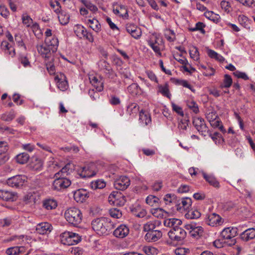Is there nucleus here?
<instances>
[{
    "label": "nucleus",
    "instance_id": "obj_24",
    "mask_svg": "<svg viewBox=\"0 0 255 255\" xmlns=\"http://www.w3.org/2000/svg\"><path fill=\"white\" fill-rule=\"evenodd\" d=\"M139 123L142 126H147L151 123V118L147 113L142 110L139 112Z\"/></svg>",
    "mask_w": 255,
    "mask_h": 255
},
{
    "label": "nucleus",
    "instance_id": "obj_16",
    "mask_svg": "<svg viewBox=\"0 0 255 255\" xmlns=\"http://www.w3.org/2000/svg\"><path fill=\"white\" fill-rule=\"evenodd\" d=\"M169 237L172 239H184L185 238L186 232L181 228L177 227L174 230L170 231L169 232Z\"/></svg>",
    "mask_w": 255,
    "mask_h": 255
},
{
    "label": "nucleus",
    "instance_id": "obj_10",
    "mask_svg": "<svg viewBox=\"0 0 255 255\" xmlns=\"http://www.w3.org/2000/svg\"><path fill=\"white\" fill-rule=\"evenodd\" d=\"M130 185V180L126 176H121L117 179L114 183V186L116 189L124 190Z\"/></svg>",
    "mask_w": 255,
    "mask_h": 255
},
{
    "label": "nucleus",
    "instance_id": "obj_53",
    "mask_svg": "<svg viewBox=\"0 0 255 255\" xmlns=\"http://www.w3.org/2000/svg\"><path fill=\"white\" fill-rule=\"evenodd\" d=\"M155 228V223L154 222H148L144 225V231L145 232L153 231Z\"/></svg>",
    "mask_w": 255,
    "mask_h": 255
},
{
    "label": "nucleus",
    "instance_id": "obj_40",
    "mask_svg": "<svg viewBox=\"0 0 255 255\" xmlns=\"http://www.w3.org/2000/svg\"><path fill=\"white\" fill-rule=\"evenodd\" d=\"M189 54L190 57L195 61H198L200 59L199 52L197 48L195 46H192L190 48Z\"/></svg>",
    "mask_w": 255,
    "mask_h": 255
},
{
    "label": "nucleus",
    "instance_id": "obj_56",
    "mask_svg": "<svg viewBox=\"0 0 255 255\" xmlns=\"http://www.w3.org/2000/svg\"><path fill=\"white\" fill-rule=\"evenodd\" d=\"M22 23L26 25V26L29 27L33 23L32 19L28 15H22Z\"/></svg>",
    "mask_w": 255,
    "mask_h": 255
},
{
    "label": "nucleus",
    "instance_id": "obj_41",
    "mask_svg": "<svg viewBox=\"0 0 255 255\" xmlns=\"http://www.w3.org/2000/svg\"><path fill=\"white\" fill-rule=\"evenodd\" d=\"M165 38L169 42H173L175 40V33L173 30L166 29L164 34Z\"/></svg>",
    "mask_w": 255,
    "mask_h": 255
},
{
    "label": "nucleus",
    "instance_id": "obj_55",
    "mask_svg": "<svg viewBox=\"0 0 255 255\" xmlns=\"http://www.w3.org/2000/svg\"><path fill=\"white\" fill-rule=\"evenodd\" d=\"M46 69L50 75L55 74L56 70L53 62L50 61L46 64Z\"/></svg>",
    "mask_w": 255,
    "mask_h": 255
},
{
    "label": "nucleus",
    "instance_id": "obj_19",
    "mask_svg": "<svg viewBox=\"0 0 255 255\" xmlns=\"http://www.w3.org/2000/svg\"><path fill=\"white\" fill-rule=\"evenodd\" d=\"M51 225L47 222L41 223L37 225L36 230L37 233L41 235L47 234L51 232Z\"/></svg>",
    "mask_w": 255,
    "mask_h": 255
},
{
    "label": "nucleus",
    "instance_id": "obj_33",
    "mask_svg": "<svg viewBox=\"0 0 255 255\" xmlns=\"http://www.w3.org/2000/svg\"><path fill=\"white\" fill-rule=\"evenodd\" d=\"M29 155L26 152L20 153L15 157L17 162L21 164L26 163L29 160Z\"/></svg>",
    "mask_w": 255,
    "mask_h": 255
},
{
    "label": "nucleus",
    "instance_id": "obj_46",
    "mask_svg": "<svg viewBox=\"0 0 255 255\" xmlns=\"http://www.w3.org/2000/svg\"><path fill=\"white\" fill-rule=\"evenodd\" d=\"M50 5L51 7V8L54 10V11L56 13H59L60 12L61 10V5L60 3L57 1L54 0L53 1L52 0H51L50 1Z\"/></svg>",
    "mask_w": 255,
    "mask_h": 255
},
{
    "label": "nucleus",
    "instance_id": "obj_25",
    "mask_svg": "<svg viewBox=\"0 0 255 255\" xmlns=\"http://www.w3.org/2000/svg\"><path fill=\"white\" fill-rule=\"evenodd\" d=\"M163 223L166 227H173V230H174L175 228L178 227V226L181 224L182 221L179 219L175 218H166Z\"/></svg>",
    "mask_w": 255,
    "mask_h": 255
},
{
    "label": "nucleus",
    "instance_id": "obj_57",
    "mask_svg": "<svg viewBox=\"0 0 255 255\" xmlns=\"http://www.w3.org/2000/svg\"><path fill=\"white\" fill-rule=\"evenodd\" d=\"M172 108L173 111L175 112L176 113H177L178 115L183 116L184 113L182 110V109L180 106L176 105L175 104L172 103L171 104Z\"/></svg>",
    "mask_w": 255,
    "mask_h": 255
},
{
    "label": "nucleus",
    "instance_id": "obj_62",
    "mask_svg": "<svg viewBox=\"0 0 255 255\" xmlns=\"http://www.w3.org/2000/svg\"><path fill=\"white\" fill-rule=\"evenodd\" d=\"M148 44L152 49V50L156 53L161 54L159 48V45L154 44L153 42H148Z\"/></svg>",
    "mask_w": 255,
    "mask_h": 255
},
{
    "label": "nucleus",
    "instance_id": "obj_45",
    "mask_svg": "<svg viewBox=\"0 0 255 255\" xmlns=\"http://www.w3.org/2000/svg\"><path fill=\"white\" fill-rule=\"evenodd\" d=\"M232 84V79L231 77L227 74L224 76L223 83L221 85L222 88H229Z\"/></svg>",
    "mask_w": 255,
    "mask_h": 255
},
{
    "label": "nucleus",
    "instance_id": "obj_54",
    "mask_svg": "<svg viewBox=\"0 0 255 255\" xmlns=\"http://www.w3.org/2000/svg\"><path fill=\"white\" fill-rule=\"evenodd\" d=\"M20 253V248L17 247L7 249L6 253L8 255H16Z\"/></svg>",
    "mask_w": 255,
    "mask_h": 255
},
{
    "label": "nucleus",
    "instance_id": "obj_47",
    "mask_svg": "<svg viewBox=\"0 0 255 255\" xmlns=\"http://www.w3.org/2000/svg\"><path fill=\"white\" fill-rule=\"evenodd\" d=\"M213 246L218 249L224 247L226 246H231V244H228L225 240H214L213 243Z\"/></svg>",
    "mask_w": 255,
    "mask_h": 255
},
{
    "label": "nucleus",
    "instance_id": "obj_6",
    "mask_svg": "<svg viewBox=\"0 0 255 255\" xmlns=\"http://www.w3.org/2000/svg\"><path fill=\"white\" fill-rule=\"evenodd\" d=\"M125 197L121 192L113 191L108 198L109 202L111 205L123 206L125 202Z\"/></svg>",
    "mask_w": 255,
    "mask_h": 255
},
{
    "label": "nucleus",
    "instance_id": "obj_17",
    "mask_svg": "<svg viewBox=\"0 0 255 255\" xmlns=\"http://www.w3.org/2000/svg\"><path fill=\"white\" fill-rule=\"evenodd\" d=\"M129 234V229L125 225H121L114 232V236L117 238H124Z\"/></svg>",
    "mask_w": 255,
    "mask_h": 255
},
{
    "label": "nucleus",
    "instance_id": "obj_11",
    "mask_svg": "<svg viewBox=\"0 0 255 255\" xmlns=\"http://www.w3.org/2000/svg\"><path fill=\"white\" fill-rule=\"evenodd\" d=\"M89 80L91 84L96 88L98 92H101L104 89V79L101 76L94 75H90Z\"/></svg>",
    "mask_w": 255,
    "mask_h": 255
},
{
    "label": "nucleus",
    "instance_id": "obj_12",
    "mask_svg": "<svg viewBox=\"0 0 255 255\" xmlns=\"http://www.w3.org/2000/svg\"><path fill=\"white\" fill-rule=\"evenodd\" d=\"M55 81L57 83L58 88L62 91L66 90L68 87V84L65 75L61 73L55 77Z\"/></svg>",
    "mask_w": 255,
    "mask_h": 255
},
{
    "label": "nucleus",
    "instance_id": "obj_3",
    "mask_svg": "<svg viewBox=\"0 0 255 255\" xmlns=\"http://www.w3.org/2000/svg\"><path fill=\"white\" fill-rule=\"evenodd\" d=\"M60 173L57 172L54 175L55 179L53 182L52 189L54 190L60 191L68 187L71 185V181L65 177L60 176Z\"/></svg>",
    "mask_w": 255,
    "mask_h": 255
},
{
    "label": "nucleus",
    "instance_id": "obj_37",
    "mask_svg": "<svg viewBox=\"0 0 255 255\" xmlns=\"http://www.w3.org/2000/svg\"><path fill=\"white\" fill-rule=\"evenodd\" d=\"M185 216L187 219H195L199 218L201 216V213L197 210H191L188 211L185 214Z\"/></svg>",
    "mask_w": 255,
    "mask_h": 255
},
{
    "label": "nucleus",
    "instance_id": "obj_13",
    "mask_svg": "<svg viewBox=\"0 0 255 255\" xmlns=\"http://www.w3.org/2000/svg\"><path fill=\"white\" fill-rule=\"evenodd\" d=\"M192 205V200L190 198H182L181 201H178L176 204V209L182 212L188 210Z\"/></svg>",
    "mask_w": 255,
    "mask_h": 255
},
{
    "label": "nucleus",
    "instance_id": "obj_26",
    "mask_svg": "<svg viewBox=\"0 0 255 255\" xmlns=\"http://www.w3.org/2000/svg\"><path fill=\"white\" fill-rule=\"evenodd\" d=\"M202 175L204 178L210 184V185L217 188H219L220 187L219 182L217 180L215 177L212 175H207L203 172H202Z\"/></svg>",
    "mask_w": 255,
    "mask_h": 255
},
{
    "label": "nucleus",
    "instance_id": "obj_64",
    "mask_svg": "<svg viewBox=\"0 0 255 255\" xmlns=\"http://www.w3.org/2000/svg\"><path fill=\"white\" fill-rule=\"evenodd\" d=\"M234 74L235 76L239 78H242L245 80L249 79V77L245 73L237 71L234 73Z\"/></svg>",
    "mask_w": 255,
    "mask_h": 255
},
{
    "label": "nucleus",
    "instance_id": "obj_31",
    "mask_svg": "<svg viewBox=\"0 0 255 255\" xmlns=\"http://www.w3.org/2000/svg\"><path fill=\"white\" fill-rule=\"evenodd\" d=\"M159 199L156 196L150 195L146 198V203L152 207H157L159 205Z\"/></svg>",
    "mask_w": 255,
    "mask_h": 255
},
{
    "label": "nucleus",
    "instance_id": "obj_27",
    "mask_svg": "<svg viewBox=\"0 0 255 255\" xmlns=\"http://www.w3.org/2000/svg\"><path fill=\"white\" fill-rule=\"evenodd\" d=\"M241 239H254L255 238V229L249 228L243 232L241 235Z\"/></svg>",
    "mask_w": 255,
    "mask_h": 255
},
{
    "label": "nucleus",
    "instance_id": "obj_28",
    "mask_svg": "<svg viewBox=\"0 0 255 255\" xmlns=\"http://www.w3.org/2000/svg\"><path fill=\"white\" fill-rule=\"evenodd\" d=\"M113 12L123 18H127L128 16L127 9L124 5H120L119 7L114 8Z\"/></svg>",
    "mask_w": 255,
    "mask_h": 255
},
{
    "label": "nucleus",
    "instance_id": "obj_60",
    "mask_svg": "<svg viewBox=\"0 0 255 255\" xmlns=\"http://www.w3.org/2000/svg\"><path fill=\"white\" fill-rule=\"evenodd\" d=\"M177 82L179 85H182V86H183L184 87L189 89L192 92L195 91V90L194 89H193L192 86L191 85H190L186 80H177Z\"/></svg>",
    "mask_w": 255,
    "mask_h": 255
},
{
    "label": "nucleus",
    "instance_id": "obj_22",
    "mask_svg": "<svg viewBox=\"0 0 255 255\" xmlns=\"http://www.w3.org/2000/svg\"><path fill=\"white\" fill-rule=\"evenodd\" d=\"M98 65L100 68L105 70V73L109 75V77L113 78V71L110 67L109 63H108L106 60L102 59L100 60Z\"/></svg>",
    "mask_w": 255,
    "mask_h": 255
},
{
    "label": "nucleus",
    "instance_id": "obj_44",
    "mask_svg": "<svg viewBox=\"0 0 255 255\" xmlns=\"http://www.w3.org/2000/svg\"><path fill=\"white\" fill-rule=\"evenodd\" d=\"M109 213L111 217L119 219L122 216V211L118 208H113L109 210Z\"/></svg>",
    "mask_w": 255,
    "mask_h": 255
},
{
    "label": "nucleus",
    "instance_id": "obj_50",
    "mask_svg": "<svg viewBox=\"0 0 255 255\" xmlns=\"http://www.w3.org/2000/svg\"><path fill=\"white\" fill-rule=\"evenodd\" d=\"M70 164H67L64 167H63L60 171L58 172L60 173V176L62 177H65V174L67 175L70 173V171H71Z\"/></svg>",
    "mask_w": 255,
    "mask_h": 255
},
{
    "label": "nucleus",
    "instance_id": "obj_34",
    "mask_svg": "<svg viewBox=\"0 0 255 255\" xmlns=\"http://www.w3.org/2000/svg\"><path fill=\"white\" fill-rule=\"evenodd\" d=\"M88 23L90 24V27L96 32H98L101 30V25L96 19H88Z\"/></svg>",
    "mask_w": 255,
    "mask_h": 255
},
{
    "label": "nucleus",
    "instance_id": "obj_51",
    "mask_svg": "<svg viewBox=\"0 0 255 255\" xmlns=\"http://www.w3.org/2000/svg\"><path fill=\"white\" fill-rule=\"evenodd\" d=\"M220 5L222 9H223L227 13L231 11V7L229 2L226 0H222L220 3Z\"/></svg>",
    "mask_w": 255,
    "mask_h": 255
},
{
    "label": "nucleus",
    "instance_id": "obj_58",
    "mask_svg": "<svg viewBox=\"0 0 255 255\" xmlns=\"http://www.w3.org/2000/svg\"><path fill=\"white\" fill-rule=\"evenodd\" d=\"M174 252L176 255H185L189 252V250L183 248H178L175 250Z\"/></svg>",
    "mask_w": 255,
    "mask_h": 255
},
{
    "label": "nucleus",
    "instance_id": "obj_9",
    "mask_svg": "<svg viewBox=\"0 0 255 255\" xmlns=\"http://www.w3.org/2000/svg\"><path fill=\"white\" fill-rule=\"evenodd\" d=\"M193 124L196 129L202 135H206V132H209V130L208 129L204 120L201 118H194L193 120Z\"/></svg>",
    "mask_w": 255,
    "mask_h": 255
},
{
    "label": "nucleus",
    "instance_id": "obj_2",
    "mask_svg": "<svg viewBox=\"0 0 255 255\" xmlns=\"http://www.w3.org/2000/svg\"><path fill=\"white\" fill-rule=\"evenodd\" d=\"M65 218L70 224L74 226H77L82 222V214L80 210L72 207L65 211Z\"/></svg>",
    "mask_w": 255,
    "mask_h": 255
},
{
    "label": "nucleus",
    "instance_id": "obj_63",
    "mask_svg": "<svg viewBox=\"0 0 255 255\" xmlns=\"http://www.w3.org/2000/svg\"><path fill=\"white\" fill-rule=\"evenodd\" d=\"M8 150L7 143L5 141H0V154H2Z\"/></svg>",
    "mask_w": 255,
    "mask_h": 255
},
{
    "label": "nucleus",
    "instance_id": "obj_43",
    "mask_svg": "<svg viewBox=\"0 0 255 255\" xmlns=\"http://www.w3.org/2000/svg\"><path fill=\"white\" fill-rule=\"evenodd\" d=\"M75 32L78 36L82 38H85L86 34H87L88 31L83 26L78 25Z\"/></svg>",
    "mask_w": 255,
    "mask_h": 255
},
{
    "label": "nucleus",
    "instance_id": "obj_1",
    "mask_svg": "<svg viewBox=\"0 0 255 255\" xmlns=\"http://www.w3.org/2000/svg\"><path fill=\"white\" fill-rule=\"evenodd\" d=\"M59 41L57 38H45V43L41 45H38L37 49L38 52L42 57L49 58L53 53L55 52L58 46Z\"/></svg>",
    "mask_w": 255,
    "mask_h": 255
},
{
    "label": "nucleus",
    "instance_id": "obj_48",
    "mask_svg": "<svg viewBox=\"0 0 255 255\" xmlns=\"http://www.w3.org/2000/svg\"><path fill=\"white\" fill-rule=\"evenodd\" d=\"M187 105L195 114H197L199 112L198 107L195 102L189 101L187 102Z\"/></svg>",
    "mask_w": 255,
    "mask_h": 255
},
{
    "label": "nucleus",
    "instance_id": "obj_38",
    "mask_svg": "<svg viewBox=\"0 0 255 255\" xmlns=\"http://www.w3.org/2000/svg\"><path fill=\"white\" fill-rule=\"evenodd\" d=\"M90 186L93 189H102L106 186V183L103 180H97L91 182Z\"/></svg>",
    "mask_w": 255,
    "mask_h": 255
},
{
    "label": "nucleus",
    "instance_id": "obj_35",
    "mask_svg": "<svg viewBox=\"0 0 255 255\" xmlns=\"http://www.w3.org/2000/svg\"><path fill=\"white\" fill-rule=\"evenodd\" d=\"M128 92L132 95H137L141 92V89L136 83H132L128 88Z\"/></svg>",
    "mask_w": 255,
    "mask_h": 255
},
{
    "label": "nucleus",
    "instance_id": "obj_42",
    "mask_svg": "<svg viewBox=\"0 0 255 255\" xmlns=\"http://www.w3.org/2000/svg\"><path fill=\"white\" fill-rule=\"evenodd\" d=\"M15 117L14 111L11 110L7 114H4L1 116V119L6 122L11 121Z\"/></svg>",
    "mask_w": 255,
    "mask_h": 255
},
{
    "label": "nucleus",
    "instance_id": "obj_32",
    "mask_svg": "<svg viewBox=\"0 0 255 255\" xmlns=\"http://www.w3.org/2000/svg\"><path fill=\"white\" fill-rule=\"evenodd\" d=\"M139 112V106L136 103H131L127 108L128 113L132 117H134Z\"/></svg>",
    "mask_w": 255,
    "mask_h": 255
},
{
    "label": "nucleus",
    "instance_id": "obj_29",
    "mask_svg": "<svg viewBox=\"0 0 255 255\" xmlns=\"http://www.w3.org/2000/svg\"><path fill=\"white\" fill-rule=\"evenodd\" d=\"M43 206L47 210H52L56 208L57 203L54 199H48L43 201Z\"/></svg>",
    "mask_w": 255,
    "mask_h": 255
},
{
    "label": "nucleus",
    "instance_id": "obj_39",
    "mask_svg": "<svg viewBox=\"0 0 255 255\" xmlns=\"http://www.w3.org/2000/svg\"><path fill=\"white\" fill-rule=\"evenodd\" d=\"M166 204H175L177 203V197L174 194H167L163 198Z\"/></svg>",
    "mask_w": 255,
    "mask_h": 255
},
{
    "label": "nucleus",
    "instance_id": "obj_4",
    "mask_svg": "<svg viewBox=\"0 0 255 255\" xmlns=\"http://www.w3.org/2000/svg\"><path fill=\"white\" fill-rule=\"evenodd\" d=\"M107 224V219L105 218H97L94 220L91 223L93 229L98 235L100 236L106 234L107 229L106 226Z\"/></svg>",
    "mask_w": 255,
    "mask_h": 255
},
{
    "label": "nucleus",
    "instance_id": "obj_7",
    "mask_svg": "<svg viewBox=\"0 0 255 255\" xmlns=\"http://www.w3.org/2000/svg\"><path fill=\"white\" fill-rule=\"evenodd\" d=\"M186 229L189 230L191 237L198 239L203 237V229L201 226H196L195 224H190L186 226Z\"/></svg>",
    "mask_w": 255,
    "mask_h": 255
},
{
    "label": "nucleus",
    "instance_id": "obj_61",
    "mask_svg": "<svg viewBox=\"0 0 255 255\" xmlns=\"http://www.w3.org/2000/svg\"><path fill=\"white\" fill-rule=\"evenodd\" d=\"M13 102L17 105H21L23 103V100L20 99V96L18 94H14L12 96Z\"/></svg>",
    "mask_w": 255,
    "mask_h": 255
},
{
    "label": "nucleus",
    "instance_id": "obj_14",
    "mask_svg": "<svg viewBox=\"0 0 255 255\" xmlns=\"http://www.w3.org/2000/svg\"><path fill=\"white\" fill-rule=\"evenodd\" d=\"M238 235V229L236 228L228 227L225 228L220 234L222 239H232Z\"/></svg>",
    "mask_w": 255,
    "mask_h": 255
},
{
    "label": "nucleus",
    "instance_id": "obj_21",
    "mask_svg": "<svg viewBox=\"0 0 255 255\" xmlns=\"http://www.w3.org/2000/svg\"><path fill=\"white\" fill-rule=\"evenodd\" d=\"M221 219V218L219 215L215 213H212L208 215L206 222L208 225L214 227L219 224Z\"/></svg>",
    "mask_w": 255,
    "mask_h": 255
},
{
    "label": "nucleus",
    "instance_id": "obj_36",
    "mask_svg": "<svg viewBox=\"0 0 255 255\" xmlns=\"http://www.w3.org/2000/svg\"><path fill=\"white\" fill-rule=\"evenodd\" d=\"M142 251L147 255H157L159 253L157 249L150 246H144Z\"/></svg>",
    "mask_w": 255,
    "mask_h": 255
},
{
    "label": "nucleus",
    "instance_id": "obj_52",
    "mask_svg": "<svg viewBox=\"0 0 255 255\" xmlns=\"http://www.w3.org/2000/svg\"><path fill=\"white\" fill-rule=\"evenodd\" d=\"M189 120L188 119H182L178 124V128L180 129L186 130L187 127L188 126Z\"/></svg>",
    "mask_w": 255,
    "mask_h": 255
},
{
    "label": "nucleus",
    "instance_id": "obj_30",
    "mask_svg": "<svg viewBox=\"0 0 255 255\" xmlns=\"http://www.w3.org/2000/svg\"><path fill=\"white\" fill-rule=\"evenodd\" d=\"M60 238L61 239H68L73 238H76L77 239H81L83 237L75 233L69 231H65L60 235Z\"/></svg>",
    "mask_w": 255,
    "mask_h": 255
},
{
    "label": "nucleus",
    "instance_id": "obj_20",
    "mask_svg": "<svg viewBox=\"0 0 255 255\" xmlns=\"http://www.w3.org/2000/svg\"><path fill=\"white\" fill-rule=\"evenodd\" d=\"M151 214L159 219H166L169 216V213L162 208H156L150 210Z\"/></svg>",
    "mask_w": 255,
    "mask_h": 255
},
{
    "label": "nucleus",
    "instance_id": "obj_5",
    "mask_svg": "<svg viewBox=\"0 0 255 255\" xmlns=\"http://www.w3.org/2000/svg\"><path fill=\"white\" fill-rule=\"evenodd\" d=\"M78 174L83 178H90L95 176L97 172L95 164L90 163L78 170Z\"/></svg>",
    "mask_w": 255,
    "mask_h": 255
},
{
    "label": "nucleus",
    "instance_id": "obj_23",
    "mask_svg": "<svg viewBox=\"0 0 255 255\" xmlns=\"http://www.w3.org/2000/svg\"><path fill=\"white\" fill-rule=\"evenodd\" d=\"M88 197L87 191L83 189L78 190L74 194V199L77 202H83Z\"/></svg>",
    "mask_w": 255,
    "mask_h": 255
},
{
    "label": "nucleus",
    "instance_id": "obj_49",
    "mask_svg": "<svg viewBox=\"0 0 255 255\" xmlns=\"http://www.w3.org/2000/svg\"><path fill=\"white\" fill-rule=\"evenodd\" d=\"M35 195L32 193H28L23 197V201L25 203V204L35 202Z\"/></svg>",
    "mask_w": 255,
    "mask_h": 255
},
{
    "label": "nucleus",
    "instance_id": "obj_59",
    "mask_svg": "<svg viewBox=\"0 0 255 255\" xmlns=\"http://www.w3.org/2000/svg\"><path fill=\"white\" fill-rule=\"evenodd\" d=\"M218 118V115L216 114V113L214 112H210L206 115V118L210 123L213 122V121L215 120Z\"/></svg>",
    "mask_w": 255,
    "mask_h": 255
},
{
    "label": "nucleus",
    "instance_id": "obj_18",
    "mask_svg": "<svg viewBox=\"0 0 255 255\" xmlns=\"http://www.w3.org/2000/svg\"><path fill=\"white\" fill-rule=\"evenodd\" d=\"M0 198L5 201L12 202L16 200V196L14 192L5 190H0Z\"/></svg>",
    "mask_w": 255,
    "mask_h": 255
},
{
    "label": "nucleus",
    "instance_id": "obj_15",
    "mask_svg": "<svg viewBox=\"0 0 255 255\" xmlns=\"http://www.w3.org/2000/svg\"><path fill=\"white\" fill-rule=\"evenodd\" d=\"M126 30L135 39L139 38L141 35L142 32L140 28L133 24H127L126 25Z\"/></svg>",
    "mask_w": 255,
    "mask_h": 255
},
{
    "label": "nucleus",
    "instance_id": "obj_8",
    "mask_svg": "<svg viewBox=\"0 0 255 255\" xmlns=\"http://www.w3.org/2000/svg\"><path fill=\"white\" fill-rule=\"evenodd\" d=\"M26 177L22 175H18L9 178L6 183L7 185L12 187L18 188L22 186L26 181Z\"/></svg>",
    "mask_w": 255,
    "mask_h": 255
}]
</instances>
